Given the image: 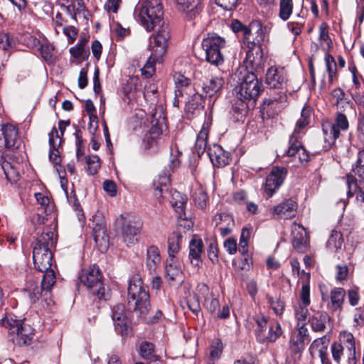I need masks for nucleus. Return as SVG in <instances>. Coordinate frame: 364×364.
<instances>
[{
	"instance_id": "obj_1",
	"label": "nucleus",
	"mask_w": 364,
	"mask_h": 364,
	"mask_svg": "<svg viewBox=\"0 0 364 364\" xmlns=\"http://www.w3.org/2000/svg\"><path fill=\"white\" fill-rule=\"evenodd\" d=\"M135 15L148 31L163 21L164 10L161 0H145L135 8Z\"/></svg>"
},
{
	"instance_id": "obj_2",
	"label": "nucleus",
	"mask_w": 364,
	"mask_h": 364,
	"mask_svg": "<svg viewBox=\"0 0 364 364\" xmlns=\"http://www.w3.org/2000/svg\"><path fill=\"white\" fill-rule=\"evenodd\" d=\"M128 303L134 306V311L139 317H145L150 308L149 294L139 275L134 276L128 287Z\"/></svg>"
},
{
	"instance_id": "obj_3",
	"label": "nucleus",
	"mask_w": 364,
	"mask_h": 364,
	"mask_svg": "<svg viewBox=\"0 0 364 364\" xmlns=\"http://www.w3.org/2000/svg\"><path fill=\"white\" fill-rule=\"evenodd\" d=\"M262 92V83L253 73H247L242 82L234 89V93L240 100L254 104Z\"/></svg>"
},
{
	"instance_id": "obj_4",
	"label": "nucleus",
	"mask_w": 364,
	"mask_h": 364,
	"mask_svg": "<svg viewBox=\"0 0 364 364\" xmlns=\"http://www.w3.org/2000/svg\"><path fill=\"white\" fill-rule=\"evenodd\" d=\"M80 283L83 284L93 295L100 299L105 298V289L102 283V275L96 265L83 269L79 275Z\"/></svg>"
},
{
	"instance_id": "obj_5",
	"label": "nucleus",
	"mask_w": 364,
	"mask_h": 364,
	"mask_svg": "<svg viewBox=\"0 0 364 364\" xmlns=\"http://www.w3.org/2000/svg\"><path fill=\"white\" fill-rule=\"evenodd\" d=\"M116 223L120 228L123 240L127 245H134L137 241L136 236L142 228V222L140 218L136 215L126 213L121 215L117 219Z\"/></svg>"
},
{
	"instance_id": "obj_6",
	"label": "nucleus",
	"mask_w": 364,
	"mask_h": 364,
	"mask_svg": "<svg viewBox=\"0 0 364 364\" xmlns=\"http://www.w3.org/2000/svg\"><path fill=\"white\" fill-rule=\"evenodd\" d=\"M225 41L223 38L209 33L202 41V48L205 53L206 60L212 65L219 66L224 62L221 49L225 47Z\"/></svg>"
},
{
	"instance_id": "obj_7",
	"label": "nucleus",
	"mask_w": 364,
	"mask_h": 364,
	"mask_svg": "<svg viewBox=\"0 0 364 364\" xmlns=\"http://www.w3.org/2000/svg\"><path fill=\"white\" fill-rule=\"evenodd\" d=\"M349 127L347 117L342 112H338L334 120H325L322 123V131L324 141L330 148L340 136L341 131H346Z\"/></svg>"
},
{
	"instance_id": "obj_8",
	"label": "nucleus",
	"mask_w": 364,
	"mask_h": 364,
	"mask_svg": "<svg viewBox=\"0 0 364 364\" xmlns=\"http://www.w3.org/2000/svg\"><path fill=\"white\" fill-rule=\"evenodd\" d=\"M171 39L169 25L162 22L157 30L150 36L149 50L154 52V55L163 58L166 54Z\"/></svg>"
},
{
	"instance_id": "obj_9",
	"label": "nucleus",
	"mask_w": 364,
	"mask_h": 364,
	"mask_svg": "<svg viewBox=\"0 0 364 364\" xmlns=\"http://www.w3.org/2000/svg\"><path fill=\"white\" fill-rule=\"evenodd\" d=\"M287 174V170L284 167L274 166L266 178L263 186L264 193L268 197H272L283 184Z\"/></svg>"
},
{
	"instance_id": "obj_10",
	"label": "nucleus",
	"mask_w": 364,
	"mask_h": 364,
	"mask_svg": "<svg viewBox=\"0 0 364 364\" xmlns=\"http://www.w3.org/2000/svg\"><path fill=\"white\" fill-rule=\"evenodd\" d=\"M33 260L36 269L44 272L51 267L53 254L51 250L41 247H33Z\"/></svg>"
},
{
	"instance_id": "obj_11",
	"label": "nucleus",
	"mask_w": 364,
	"mask_h": 364,
	"mask_svg": "<svg viewBox=\"0 0 364 364\" xmlns=\"http://www.w3.org/2000/svg\"><path fill=\"white\" fill-rule=\"evenodd\" d=\"M287 71L282 67H271L266 73V83L270 88H281L287 83Z\"/></svg>"
},
{
	"instance_id": "obj_12",
	"label": "nucleus",
	"mask_w": 364,
	"mask_h": 364,
	"mask_svg": "<svg viewBox=\"0 0 364 364\" xmlns=\"http://www.w3.org/2000/svg\"><path fill=\"white\" fill-rule=\"evenodd\" d=\"M296 209V203L293 199L288 198L273 207L270 212L277 218L286 220L294 217Z\"/></svg>"
},
{
	"instance_id": "obj_13",
	"label": "nucleus",
	"mask_w": 364,
	"mask_h": 364,
	"mask_svg": "<svg viewBox=\"0 0 364 364\" xmlns=\"http://www.w3.org/2000/svg\"><path fill=\"white\" fill-rule=\"evenodd\" d=\"M292 245L299 252H304L309 247V239L304 228L301 225L294 224L292 230Z\"/></svg>"
},
{
	"instance_id": "obj_14",
	"label": "nucleus",
	"mask_w": 364,
	"mask_h": 364,
	"mask_svg": "<svg viewBox=\"0 0 364 364\" xmlns=\"http://www.w3.org/2000/svg\"><path fill=\"white\" fill-rule=\"evenodd\" d=\"M127 314L123 304H117L112 309V318L115 329L122 335L127 334Z\"/></svg>"
},
{
	"instance_id": "obj_15",
	"label": "nucleus",
	"mask_w": 364,
	"mask_h": 364,
	"mask_svg": "<svg viewBox=\"0 0 364 364\" xmlns=\"http://www.w3.org/2000/svg\"><path fill=\"white\" fill-rule=\"evenodd\" d=\"M208 155L214 166L223 167L228 164L230 159L228 153L218 144H214L208 149Z\"/></svg>"
},
{
	"instance_id": "obj_16",
	"label": "nucleus",
	"mask_w": 364,
	"mask_h": 364,
	"mask_svg": "<svg viewBox=\"0 0 364 364\" xmlns=\"http://www.w3.org/2000/svg\"><path fill=\"white\" fill-rule=\"evenodd\" d=\"M224 84L225 80L223 76H213L203 84V92L205 97H218Z\"/></svg>"
},
{
	"instance_id": "obj_17",
	"label": "nucleus",
	"mask_w": 364,
	"mask_h": 364,
	"mask_svg": "<svg viewBox=\"0 0 364 364\" xmlns=\"http://www.w3.org/2000/svg\"><path fill=\"white\" fill-rule=\"evenodd\" d=\"M13 342L18 346L30 345L33 336V329L30 325L23 323L13 333Z\"/></svg>"
},
{
	"instance_id": "obj_18",
	"label": "nucleus",
	"mask_w": 364,
	"mask_h": 364,
	"mask_svg": "<svg viewBox=\"0 0 364 364\" xmlns=\"http://www.w3.org/2000/svg\"><path fill=\"white\" fill-rule=\"evenodd\" d=\"M43 272H45V274L43 276L41 286L43 291H44V302L48 306H50L53 304V301L50 297V290L55 283V275L54 271L51 268L44 271Z\"/></svg>"
},
{
	"instance_id": "obj_19",
	"label": "nucleus",
	"mask_w": 364,
	"mask_h": 364,
	"mask_svg": "<svg viewBox=\"0 0 364 364\" xmlns=\"http://www.w3.org/2000/svg\"><path fill=\"white\" fill-rule=\"evenodd\" d=\"M178 9L186 13L190 19L195 18L200 11V0H174Z\"/></svg>"
},
{
	"instance_id": "obj_20",
	"label": "nucleus",
	"mask_w": 364,
	"mask_h": 364,
	"mask_svg": "<svg viewBox=\"0 0 364 364\" xmlns=\"http://www.w3.org/2000/svg\"><path fill=\"white\" fill-rule=\"evenodd\" d=\"M289 156H295L297 155L298 159L301 163H306L309 160V155L306 149L299 141L298 139L294 138L289 139V147L287 151Z\"/></svg>"
},
{
	"instance_id": "obj_21",
	"label": "nucleus",
	"mask_w": 364,
	"mask_h": 364,
	"mask_svg": "<svg viewBox=\"0 0 364 364\" xmlns=\"http://www.w3.org/2000/svg\"><path fill=\"white\" fill-rule=\"evenodd\" d=\"M331 321V317L323 311H316L309 318L311 329L315 332H323L326 325Z\"/></svg>"
},
{
	"instance_id": "obj_22",
	"label": "nucleus",
	"mask_w": 364,
	"mask_h": 364,
	"mask_svg": "<svg viewBox=\"0 0 364 364\" xmlns=\"http://www.w3.org/2000/svg\"><path fill=\"white\" fill-rule=\"evenodd\" d=\"M210 123L208 122H205L203 124L201 129L198 134L195 149L198 156L203 154L207 148V140L209 134Z\"/></svg>"
},
{
	"instance_id": "obj_23",
	"label": "nucleus",
	"mask_w": 364,
	"mask_h": 364,
	"mask_svg": "<svg viewBox=\"0 0 364 364\" xmlns=\"http://www.w3.org/2000/svg\"><path fill=\"white\" fill-rule=\"evenodd\" d=\"M346 296V291L341 287H334L330 291V304L328 308L333 311H336L342 308Z\"/></svg>"
},
{
	"instance_id": "obj_24",
	"label": "nucleus",
	"mask_w": 364,
	"mask_h": 364,
	"mask_svg": "<svg viewBox=\"0 0 364 364\" xmlns=\"http://www.w3.org/2000/svg\"><path fill=\"white\" fill-rule=\"evenodd\" d=\"M311 108L309 106H304L301 112V117L297 120L294 132L290 138L298 139L299 134L301 130L305 128L310 122L311 115Z\"/></svg>"
},
{
	"instance_id": "obj_25",
	"label": "nucleus",
	"mask_w": 364,
	"mask_h": 364,
	"mask_svg": "<svg viewBox=\"0 0 364 364\" xmlns=\"http://www.w3.org/2000/svg\"><path fill=\"white\" fill-rule=\"evenodd\" d=\"M183 238V234L179 232H173L169 235L168 238V257L175 258L176 255L181 250Z\"/></svg>"
},
{
	"instance_id": "obj_26",
	"label": "nucleus",
	"mask_w": 364,
	"mask_h": 364,
	"mask_svg": "<svg viewBox=\"0 0 364 364\" xmlns=\"http://www.w3.org/2000/svg\"><path fill=\"white\" fill-rule=\"evenodd\" d=\"M170 184L169 175L167 173L159 174L154 181V196L160 199L164 194L168 192V187Z\"/></svg>"
},
{
	"instance_id": "obj_27",
	"label": "nucleus",
	"mask_w": 364,
	"mask_h": 364,
	"mask_svg": "<svg viewBox=\"0 0 364 364\" xmlns=\"http://www.w3.org/2000/svg\"><path fill=\"white\" fill-rule=\"evenodd\" d=\"M203 244L200 239L193 238L189 244V257L191 263L195 266L198 265L200 255L203 252Z\"/></svg>"
},
{
	"instance_id": "obj_28",
	"label": "nucleus",
	"mask_w": 364,
	"mask_h": 364,
	"mask_svg": "<svg viewBox=\"0 0 364 364\" xmlns=\"http://www.w3.org/2000/svg\"><path fill=\"white\" fill-rule=\"evenodd\" d=\"M166 279L168 282L176 280L181 274V267L173 257H168L165 267Z\"/></svg>"
},
{
	"instance_id": "obj_29",
	"label": "nucleus",
	"mask_w": 364,
	"mask_h": 364,
	"mask_svg": "<svg viewBox=\"0 0 364 364\" xmlns=\"http://www.w3.org/2000/svg\"><path fill=\"white\" fill-rule=\"evenodd\" d=\"M159 250L156 246H151L146 252V266L150 272H154L161 263Z\"/></svg>"
},
{
	"instance_id": "obj_30",
	"label": "nucleus",
	"mask_w": 364,
	"mask_h": 364,
	"mask_svg": "<svg viewBox=\"0 0 364 364\" xmlns=\"http://www.w3.org/2000/svg\"><path fill=\"white\" fill-rule=\"evenodd\" d=\"M346 183L348 186L347 197L352 198L355 193H358L356 199L358 201L364 203V192L358 186L356 178L352 175H347Z\"/></svg>"
},
{
	"instance_id": "obj_31",
	"label": "nucleus",
	"mask_w": 364,
	"mask_h": 364,
	"mask_svg": "<svg viewBox=\"0 0 364 364\" xmlns=\"http://www.w3.org/2000/svg\"><path fill=\"white\" fill-rule=\"evenodd\" d=\"M247 102L240 100L237 98L232 105L230 114L235 122L242 121L247 112Z\"/></svg>"
},
{
	"instance_id": "obj_32",
	"label": "nucleus",
	"mask_w": 364,
	"mask_h": 364,
	"mask_svg": "<svg viewBox=\"0 0 364 364\" xmlns=\"http://www.w3.org/2000/svg\"><path fill=\"white\" fill-rule=\"evenodd\" d=\"M1 134L6 140L8 149L15 146L18 135V129L15 126L10 124L2 125Z\"/></svg>"
},
{
	"instance_id": "obj_33",
	"label": "nucleus",
	"mask_w": 364,
	"mask_h": 364,
	"mask_svg": "<svg viewBox=\"0 0 364 364\" xmlns=\"http://www.w3.org/2000/svg\"><path fill=\"white\" fill-rule=\"evenodd\" d=\"M54 232L51 230H46L36 238V242L34 247H41L51 250L55 245Z\"/></svg>"
},
{
	"instance_id": "obj_34",
	"label": "nucleus",
	"mask_w": 364,
	"mask_h": 364,
	"mask_svg": "<svg viewBox=\"0 0 364 364\" xmlns=\"http://www.w3.org/2000/svg\"><path fill=\"white\" fill-rule=\"evenodd\" d=\"M171 203L178 214V217L183 219L185 218L184 208L186 203V197L178 191H174L172 193Z\"/></svg>"
},
{
	"instance_id": "obj_35",
	"label": "nucleus",
	"mask_w": 364,
	"mask_h": 364,
	"mask_svg": "<svg viewBox=\"0 0 364 364\" xmlns=\"http://www.w3.org/2000/svg\"><path fill=\"white\" fill-rule=\"evenodd\" d=\"M1 168L6 179L11 183H15L19 180L20 174L18 168L14 164H12L7 160H4L1 162Z\"/></svg>"
},
{
	"instance_id": "obj_36",
	"label": "nucleus",
	"mask_w": 364,
	"mask_h": 364,
	"mask_svg": "<svg viewBox=\"0 0 364 364\" xmlns=\"http://www.w3.org/2000/svg\"><path fill=\"white\" fill-rule=\"evenodd\" d=\"M302 275H304V280L301 281L302 287L300 292V304H303L304 305H309L311 303L310 299V273L305 272L304 270L301 272Z\"/></svg>"
},
{
	"instance_id": "obj_37",
	"label": "nucleus",
	"mask_w": 364,
	"mask_h": 364,
	"mask_svg": "<svg viewBox=\"0 0 364 364\" xmlns=\"http://www.w3.org/2000/svg\"><path fill=\"white\" fill-rule=\"evenodd\" d=\"M192 198L198 208L204 209L206 207L208 197L205 191L202 187L197 186L193 189Z\"/></svg>"
},
{
	"instance_id": "obj_38",
	"label": "nucleus",
	"mask_w": 364,
	"mask_h": 364,
	"mask_svg": "<svg viewBox=\"0 0 364 364\" xmlns=\"http://www.w3.org/2000/svg\"><path fill=\"white\" fill-rule=\"evenodd\" d=\"M282 331L280 324L278 322H275L269 326L268 333L265 338L260 336V333H257V339L262 342L264 341L274 342L282 335Z\"/></svg>"
},
{
	"instance_id": "obj_39",
	"label": "nucleus",
	"mask_w": 364,
	"mask_h": 364,
	"mask_svg": "<svg viewBox=\"0 0 364 364\" xmlns=\"http://www.w3.org/2000/svg\"><path fill=\"white\" fill-rule=\"evenodd\" d=\"M343 243L342 234L337 230H333L326 242V247L332 251H337L341 248Z\"/></svg>"
},
{
	"instance_id": "obj_40",
	"label": "nucleus",
	"mask_w": 364,
	"mask_h": 364,
	"mask_svg": "<svg viewBox=\"0 0 364 364\" xmlns=\"http://www.w3.org/2000/svg\"><path fill=\"white\" fill-rule=\"evenodd\" d=\"M140 355L149 362L156 361L158 356L154 353L153 344L149 342H143L139 347Z\"/></svg>"
},
{
	"instance_id": "obj_41",
	"label": "nucleus",
	"mask_w": 364,
	"mask_h": 364,
	"mask_svg": "<svg viewBox=\"0 0 364 364\" xmlns=\"http://www.w3.org/2000/svg\"><path fill=\"white\" fill-rule=\"evenodd\" d=\"M163 58H158L154 55V52H151V55L148 58L146 64L141 69L142 74L146 76V77H150L152 76L154 73L155 72V63H161Z\"/></svg>"
},
{
	"instance_id": "obj_42",
	"label": "nucleus",
	"mask_w": 364,
	"mask_h": 364,
	"mask_svg": "<svg viewBox=\"0 0 364 364\" xmlns=\"http://www.w3.org/2000/svg\"><path fill=\"white\" fill-rule=\"evenodd\" d=\"M267 303L277 316H282L285 309V302L279 297L267 295Z\"/></svg>"
},
{
	"instance_id": "obj_43",
	"label": "nucleus",
	"mask_w": 364,
	"mask_h": 364,
	"mask_svg": "<svg viewBox=\"0 0 364 364\" xmlns=\"http://www.w3.org/2000/svg\"><path fill=\"white\" fill-rule=\"evenodd\" d=\"M293 11L292 0H280L279 16L282 21H287Z\"/></svg>"
},
{
	"instance_id": "obj_44",
	"label": "nucleus",
	"mask_w": 364,
	"mask_h": 364,
	"mask_svg": "<svg viewBox=\"0 0 364 364\" xmlns=\"http://www.w3.org/2000/svg\"><path fill=\"white\" fill-rule=\"evenodd\" d=\"M328 345V339L323 336L314 340L310 346V350L311 351L318 350L319 357L323 356V355H327Z\"/></svg>"
},
{
	"instance_id": "obj_45",
	"label": "nucleus",
	"mask_w": 364,
	"mask_h": 364,
	"mask_svg": "<svg viewBox=\"0 0 364 364\" xmlns=\"http://www.w3.org/2000/svg\"><path fill=\"white\" fill-rule=\"evenodd\" d=\"M23 323V321L16 319L13 315L6 316L1 319L2 326L9 328L11 334L14 333Z\"/></svg>"
},
{
	"instance_id": "obj_46",
	"label": "nucleus",
	"mask_w": 364,
	"mask_h": 364,
	"mask_svg": "<svg viewBox=\"0 0 364 364\" xmlns=\"http://www.w3.org/2000/svg\"><path fill=\"white\" fill-rule=\"evenodd\" d=\"M307 343L305 340L301 338V336H296L292 333L289 341V347L291 351L294 353H301Z\"/></svg>"
},
{
	"instance_id": "obj_47",
	"label": "nucleus",
	"mask_w": 364,
	"mask_h": 364,
	"mask_svg": "<svg viewBox=\"0 0 364 364\" xmlns=\"http://www.w3.org/2000/svg\"><path fill=\"white\" fill-rule=\"evenodd\" d=\"M223 349V343L220 340H216L210 346V361L208 364H214V362L218 360L222 354Z\"/></svg>"
},
{
	"instance_id": "obj_48",
	"label": "nucleus",
	"mask_w": 364,
	"mask_h": 364,
	"mask_svg": "<svg viewBox=\"0 0 364 364\" xmlns=\"http://www.w3.org/2000/svg\"><path fill=\"white\" fill-rule=\"evenodd\" d=\"M250 237V230L247 228H243L242 230L240 242H239V252L245 255L248 250V241Z\"/></svg>"
},
{
	"instance_id": "obj_49",
	"label": "nucleus",
	"mask_w": 364,
	"mask_h": 364,
	"mask_svg": "<svg viewBox=\"0 0 364 364\" xmlns=\"http://www.w3.org/2000/svg\"><path fill=\"white\" fill-rule=\"evenodd\" d=\"M27 288L28 289V291L29 292V297L31 302L35 303L39 299L44 301V291H43L42 286L40 287L38 286L31 284V286H28Z\"/></svg>"
},
{
	"instance_id": "obj_50",
	"label": "nucleus",
	"mask_w": 364,
	"mask_h": 364,
	"mask_svg": "<svg viewBox=\"0 0 364 364\" xmlns=\"http://www.w3.org/2000/svg\"><path fill=\"white\" fill-rule=\"evenodd\" d=\"M35 198L37 203L41 205V208L44 210L46 215L52 211L53 208L48 196H45L42 193H35Z\"/></svg>"
},
{
	"instance_id": "obj_51",
	"label": "nucleus",
	"mask_w": 364,
	"mask_h": 364,
	"mask_svg": "<svg viewBox=\"0 0 364 364\" xmlns=\"http://www.w3.org/2000/svg\"><path fill=\"white\" fill-rule=\"evenodd\" d=\"M176 90H183V93L188 94L187 90H190V79L183 75L178 74L174 76Z\"/></svg>"
},
{
	"instance_id": "obj_52",
	"label": "nucleus",
	"mask_w": 364,
	"mask_h": 364,
	"mask_svg": "<svg viewBox=\"0 0 364 364\" xmlns=\"http://www.w3.org/2000/svg\"><path fill=\"white\" fill-rule=\"evenodd\" d=\"M87 171L90 174H95L100 167V158L96 155L89 156L86 158Z\"/></svg>"
},
{
	"instance_id": "obj_53",
	"label": "nucleus",
	"mask_w": 364,
	"mask_h": 364,
	"mask_svg": "<svg viewBox=\"0 0 364 364\" xmlns=\"http://www.w3.org/2000/svg\"><path fill=\"white\" fill-rule=\"evenodd\" d=\"M309 305H304L303 304H299L298 306L295 307L294 314L295 317L299 321V323L306 322L307 319V316L309 315L308 306Z\"/></svg>"
},
{
	"instance_id": "obj_54",
	"label": "nucleus",
	"mask_w": 364,
	"mask_h": 364,
	"mask_svg": "<svg viewBox=\"0 0 364 364\" xmlns=\"http://www.w3.org/2000/svg\"><path fill=\"white\" fill-rule=\"evenodd\" d=\"M70 53L75 58L82 60L87 58L90 53L88 48H84L77 44L70 48Z\"/></svg>"
},
{
	"instance_id": "obj_55",
	"label": "nucleus",
	"mask_w": 364,
	"mask_h": 364,
	"mask_svg": "<svg viewBox=\"0 0 364 364\" xmlns=\"http://www.w3.org/2000/svg\"><path fill=\"white\" fill-rule=\"evenodd\" d=\"M319 40L322 46L326 45L328 48L331 46V41L328 36V26L326 23H322L319 26Z\"/></svg>"
},
{
	"instance_id": "obj_56",
	"label": "nucleus",
	"mask_w": 364,
	"mask_h": 364,
	"mask_svg": "<svg viewBox=\"0 0 364 364\" xmlns=\"http://www.w3.org/2000/svg\"><path fill=\"white\" fill-rule=\"evenodd\" d=\"M331 350L333 360L337 364H340L344 350L342 344L338 342L333 343L331 346Z\"/></svg>"
},
{
	"instance_id": "obj_57",
	"label": "nucleus",
	"mask_w": 364,
	"mask_h": 364,
	"mask_svg": "<svg viewBox=\"0 0 364 364\" xmlns=\"http://www.w3.org/2000/svg\"><path fill=\"white\" fill-rule=\"evenodd\" d=\"M219 305L218 299L214 297L212 293L205 299L204 306L211 313L215 312L219 308Z\"/></svg>"
},
{
	"instance_id": "obj_58",
	"label": "nucleus",
	"mask_w": 364,
	"mask_h": 364,
	"mask_svg": "<svg viewBox=\"0 0 364 364\" xmlns=\"http://www.w3.org/2000/svg\"><path fill=\"white\" fill-rule=\"evenodd\" d=\"M325 62L326 65L327 71L328 73V77L331 80L333 79V76L336 74V63L334 58L329 54L325 55Z\"/></svg>"
},
{
	"instance_id": "obj_59",
	"label": "nucleus",
	"mask_w": 364,
	"mask_h": 364,
	"mask_svg": "<svg viewBox=\"0 0 364 364\" xmlns=\"http://www.w3.org/2000/svg\"><path fill=\"white\" fill-rule=\"evenodd\" d=\"M93 236L96 243H97L100 239L106 240V230L102 224H96L93 227Z\"/></svg>"
},
{
	"instance_id": "obj_60",
	"label": "nucleus",
	"mask_w": 364,
	"mask_h": 364,
	"mask_svg": "<svg viewBox=\"0 0 364 364\" xmlns=\"http://www.w3.org/2000/svg\"><path fill=\"white\" fill-rule=\"evenodd\" d=\"M279 102L277 100H270L268 104H265L263 110L267 112L269 117H273L275 113H277L281 109V106H278Z\"/></svg>"
},
{
	"instance_id": "obj_61",
	"label": "nucleus",
	"mask_w": 364,
	"mask_h": 364,
	"mask_svg": "<svg viewBox=\"0 0 364 364\" xmlns=\"http://www.w3.org/2000/svg\"><path fill=\"white\" fill-rule=\"evenodd\" d=\"M61 143V139L58 135V130L53 127L49 133V144L50 149L58 148Z\"/></svg>"
},
{
	"instance_id": "obj_62",
	"label": "nucleus",
	"mask_w": 364,
	"mask_h": 364,
	"mask_svg": "<svg viewBox=\"0 0 364 364\" xmlns=\"http://www.w3.org/2000/svg\"><path fill=\"white\" fill-rule=\"evenodd\" d=\"M205 97V95L195 93L191 96V100H188L186 106L191 109H196L200 106L203 103V97Z\"/></svg>"
},
{
	"instance_id": "obj_63",
	"label": "nucleus",
	"mask_w": 364,
	"mask_h": 364,
	"mask_svg": "<svg viewBox=\"0 0 364 364\" xmlns=\"http://www.w3.org/2000/svg\"><path fill=\"white\" fill-rule=\"evenodd\" d=\"M144 148L148 149L156 144V134L151 131L146 134L143 139Z\"/></svg>"
},
{
	"instance_id": "obj_64",
	"label": "nucleus",
	"mask_w": 364,
	"mask_h": 364,
	"mask_svg": "<svg viewBox=\"0 0 364 364\" xmlns=\"http://www.w3.org/2000/svg\"><path fill=\"white\" fill-rule=\"evenodd\" d=\"M188 309L195 314H198L200 311V306L198 298L195 296H190L187 301Z\"/></svg>"
}]
</instances>
